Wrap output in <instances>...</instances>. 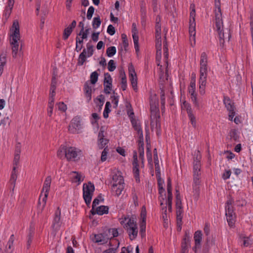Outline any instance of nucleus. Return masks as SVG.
Returning <instances> with one entry per match:
<instances>
[{"label":"nucleus","instance_id":"nucleus-1","mask_svg":"<svg viewBox=\"0 0 253 253\" xmlns=\"http://www.w3.org/2000/svg\"><path fill=\"white\" fill-rule=\"evenodd\" d=\"M11 31L10 38L11 39H10V44L12 49V55L13 58H15L17 57L18 55L23 53L22 51V44H21L20 48H19L20 42V34L18 21H14L13 22Z\"/></svg>","mask_w":253,"mask_h":253},{"label":"nucleus","instance_id":"nucleus-2","mask_svg":"<svg viewBox=\"0 0 253 253\" xmlns=\"http://www.w3.org/2000/svg\"><path fill=\"white\" fill-rule=\"evenodd\" d=\"M207 63V55L205 52H203L200 57L199 79V91L202 94H203L205 93V88L207 83L208 73Z\"/></svg>","mask_w":253,"mask_h":253},{"label":"nucleus","instance_id":"nucleus-3","mask_svg":"<svg viewBox=\"0 0 253 253\" xmlns=\"http://www.w3.org/2000/svg\"><path fill=\"white\" fill-rule=\"evenodd\" d=\"M215 28L219 35L220 43L223 44L224 34L222 33L223 22L222 20V14L220 7V2L219 0H215Z\"/></svg>","mask_w":253,"mask_h":253},{"label":"nucleus","instance_id":"nucleus-4","mask_svg":"<svg viewBox=\"0 0 253 253\" xmlns=\"http://www.w3.org/2000/svg\"><path fill=\"white\" fill-rule=\"evenodd\" d=\"M161 18L158 15L156 18L155 25V37H156V59L159 60L161 57L162 48V38H161V25L160 24Z\"/></svg>","mask_w":253,"mask_h":253},{"label":"nucleus","instance_id":"nucleus-5","mask_svg":"<svg viewBox=\"0 0 253 253\" xmlns=\"http://www.w3.org/2000/svg\"><path fill=\"white\" fill-rule=\"evenodd\" d=\"M233 203L234 200L232 198H229L226 203L225 208L227 221L230 227H232L234 225L236 218L233 206Z\"/></svg>","mask_w":253,"mask_h":253},{"label":"nucleus","instance_id":"nucleus-6","mask_svg":"<svg viewBox=\"0 0 253 253\" xmlns=\"http://www.w3.org/2000/svg\"><path fill=\"white\" fill-rule=\"evenodd\" d=\"M201 156L200 151H197L194 155L193 166L194 182L196 184H199L200 183L199 180L201 175Z\"/></svg>","mask_w":253,"mask_h":253},{"label":"nucleus","instance_id":"nucleus-7","mask_svg":"<svg viewBox=\"0 0 253 253\" xmlns=\"http://www.w3.org/2000/svg\"><path fill=\"white\" fill-rule=\"evenodd\" d=\"M86 48H84L82 53L79 55L77 64L79 66L83 65L86 61L87 57L91 56L94 52V46L91 44L90 42H88L86 45Z\"/></svg>","mask_w":253,"mask_h":253},{"label":"nucleus","instance_id":"nucleus-8","mask_svg":"<svg viewBox=\"0 0 253 253\" xmlns=\"http://www.w3.org/2000/svg\"><path fill=\"white\" fill-rule=\"evenodd\" d=\"M166 32L165 36V41H164L163 44H164V56L165 60V64L166 65V73L164 74V73L162 70V66H160V82L161 84H163V82H165V78L166 77V80H168V43L166 41Z\"/></svg>","mask_w":253,"mask_h":253},{"label":"nucleus","instance_id":"nucleus-9","mask_svg":"<svg viewBox=\"0 0 253 253\" xmlns=\"http://www.w3.org/2000/svg\"><path fill=\"white\" fill-rule=\"evenodd\" d=\"M94 191V186L90 182L83 186V197L87 205L90 204Z\"/></svg>","mask_w":253,"mask_h":253},{"label":"nucleus","instance_id":"nucleus-10","mask_svg":"<svg viewBox=\"0 0 253 253\" xmlns=\"http://www.w3.org/2000/svg\"><path fill=\"white\" fill-rule=\"evenodd\" d=\"M60 215L61 211L59 208L58 207L55 211L54 217L52 224V228L53 229V232L52 234L54 236H55L56 232L59 230L61 226V222L60 221Z\"/></svg>","mask_w":253,"mask_h":253},{"label":"nucleus","instance_id":"nucleus-11","mask_svg":"<svg viewBox=\"0 0 253 253\" xmlns=\"http://www.w3.org/2000/svg\"><path fill=\"white\" fill-rule=\"evenodd\" d=\"M194 246L193 250L195 253H198L201 250V244L203 239V234L201 231L198 230L195 232L194 235Z\"/></svg>","mask_w":253,"mask_h":253},{"label":"nucleus","instance_id":"nucleus-12","mask_svg":"<svg viewBox=\"0 0 253 253\" xmlns=\"http://www.w3.org/2000/svg\"><path fill=\"white\" fill-rule=\"evenodd\" d=\"M196 77V74L193 73L192 75V80H194V82H195ZM195 89H196L195 83H192L191 82V91H192V90H193V92L191 93V99H192L195 107L197 108H199L200 107V104L201 101H200V99L198 98L197 97L196 93H195V91L194 90H195Z\"/></svg>","mask_w":253,"mask_h":253},{"label":"nucleus","instance_id":"nucleus-13","mask_svg":"<svg viewBox=\"0 0 253 253\" xmlns=\"http://www.w3.org/2000/svg\"><path fill=\"white\" fill-rule=\"evenodd\" d=\"M80 128L81 121L80 118L78 117L73 118L69 126V131L72 133H78Z\"/></svg>","mask_w":253,"mask_h":253},{"label":"nucleus","instance_id":"nucleus-14","mask_svg":"<svg viewBox=\"0 0 253 253\" xmlns=\"http://www.w3.org/2000/svg\"><path fill=\"white\" fill-rule=\"evenodd\" d=\"M109 239H111L108 233L107 230L103 233L95 235L94 241L95 243H100L101 244L106 243Z\"/></svg>","mask_w":253,"mask_h":253},{"label":"nucleus","instance_id":"nucleus-15","mask_svg":"<svg viewBox=\"0 0 253 253\" xmlns=\"http://www.w3.org/2000/svg\"><path fill=\"white\" fill-rule=\"evenodd\" d=\"M133 161L132 163L133 165V172L134 177L137 182L139 181V170L138 169V164L137 160V153L136 151L133 152Z\"/></svg>","mask_w":253,"mask_h":253},{"label":"nucleus","instance_id":"nucleus-16","mask_svg":"<svg viewBox=\"0 0 253 253\" xmlns=\"http://www.w3.org/2000/svg\"><path fill=\"white\" fill-rule=\"evenodd\" d=\"M151 117L152 118L153 116H156L160 114L159 110L158 108V103L157 101L156 96H154L150 101Z\"/></svg>","mask_w":253,"mask_h":253},{"label":"nucleus","instance_id":"nucleus-17","mask_svg":"<svg viewBox=\"0 0 253 253\" xmlns=\"http://www.w3.org/2000/svg\"><path fill=\"white\" fill-rule=\"evenodd\" d=\"M89 33V29H86L84 33H83V36L81 38H79L78 37L76 38V49L77 52H79L83 48V41L84 39H86L87 38V36Z\"/></svg>","mask_w":253,"mask_h":253},{"label":"nucleus","instance_id":"nucleus-18","mask_svg":"<svg viewBox=\"0 0 253 253\" xmlns=\"http://www.w3.org/2000/svg\"><path fill=\"white\" fill-rule=\"evenodd\" d=\"M151 118V127L152 129H153L154 128H156L157 133L159 134V130L161 127V123H160V115H157L156 116H153L152 118Z\"/></svg>","mask_w":253,"mask_h":253},{"label":"nucleus","instance_id":"nucleus-19","mask_svg":"<svg viewBox=\"0 0 253 253\" xmlns=\"http://www.w3.org/2000/svg\"><path fill=\"white\" fill-rule=\"evenodd\" d=\"M78 156V152L75 147H69L67 149V153L66 154V158L68 161H75V159Z\"/></svg>","mask_w":253,"mask_h":253},{"label":"nucleus","instance_id":"nucleus-20","mask_svg":"<svg viewBox=\"0 0 253 253\" xmlns=\"http://www.w3.org/2000/svg\"><path fill=\"white\" fill-rule=\"evenodd\" d=\"M190 239L189 236V231H186L185 236L183 238L181 243V253H188V245L189 244Z\"/></svg>","mask_w":253,"mask_h":253},{"label":"nucleus","instance_id":"nucleus-21","mask_svg":"<svg viewBox=\"0 0 253 253\" xmlns=\"http://www.w3.org/2000/svg\"><path fill=\"white\" fill-rule=\"evenodd\" d=\"M109 208L108 206H101L94 210V211H90L92 215L97 214L98 215H103V214H107L108 212Z\"/></svg>","mask_w":253,"mask_h":253},{"label":"nucleus","instance_id":"nucleus-22","mask_svg":"<svg viewBox=\"0 0 253 253\" xmlns=\"http://www.w3.org/2000/svg\"><path fill=\"white\" fill-rule=\"evenodd\" d=\"M105 97L103 95L101 94L97 97L94 101L96 104L95 109L98 111H100L103 105Z\"/></svg>","mask_w":253,"mask_h":253},{"label":"nucleus","instance_id":"nucleus-23","mask_svg":"<svg viewBox=\"0 0 253 253\" xmlns=\"http://www.w3.org/2000/svg\"><path fill=\"white\" fill-rule=\"evenodd\" d=\"M167 191H168V199L167 203H172V187L170 177L168 178L167 181Z\"/></svg>","mask_w":253,"mask_h":253},{"label":"nucleus","instance_id":"nucleus-24","mask_svg":"<svg viewBox=\"0 0 253 253\" xmlns=\"http://www.w3.org/2000/svg\"><path fill=\"white\" fill-rule=\"evenodd\" d=\"M124 184H113L112 186V192L115 193L116 195L118 196L121 195L124 188Z\"/></svg>","mask_w":253,"mask_h":253},{"label":"nucleus","instance_id":"nucleus-25","mask_svg":"<svg viewBox=\"0 0 253 253\" xmlns=\"http://www.w3.org/2000/svg\"><path fill=\"white\" fill-rule=\"evenodd\" d=\"M84 91L87 102L90 101L91 99V86L90 84L86 82L84 84Z\"/></svg>","mask_w":253,"mask_h":253},{"label":"nucleus","instance_id":"nucleus-26","mask_svg":"<svg viewBox=\"0 0 253 253\" xmlns=\"http://www.w3.org/2000/svg\"><path fill=\"white\" fill-rule=\"evenodd\" d=\"M126 228L130 239L131 240H133L137 236L138 230L137 225H134V227L131 226V227Z\"/></svg>","mask_w":253,"mask_h":253},{"label":"nucleus","instance_id":"nucleus-27","mask_svg":"<svg viewBox=\"0 0 253 253\" xmlns=\"http://www.w3.org/2000/svg\"><path fill=\"white\" fill-rule=\"evenodd\" d=\"M131 123L134 129L137 131L139 139H140V141H142L143 140V136L140 125L135 121H132Z\"/></svg>","mask_w":253,"mask_h":253},{"label":"nucleus","instance_id":"nucleus-28","mask_svg":"<svg viewBox=\"0 0 253 253\" xmlns=\"http://www.w3.org/2000/svg\"><path fill=\"white\" fill-rule=\"evenodd\" d=\"M51 182V177L50 176H48L46 177L45 181L43 183V186L42 189V192H47L48 193L50 187V184Z\"/></svg>","mask_w":253,"mask_h":253},{"label":"nucleus","instance_id":"nucleus-29","mask_svg":"<svg viewBox=\"0 0 253 253\" xmlns=\"http://www.w3.org/2000/svg\"><path fill=\"white\" fill-rule=\"evenodd\" d=\"M191 27L192 28V30H191V36H192L193 41V43H191V46H193L196 45V23L194 18L193 22L191 23Z\"/></svg>","mask_w":253,"mask_h":253},{"label":"nucleus","instance_id":"nucleus-30","mask_svg":"<svg viewBox=\"0 0 253 253\" xmlns=\"http://www.w3.org/2000/svg\"><path fill=\"white\" fill-rule=\"evenodd\" d=\"M144 143L143 140L142 141L140 139L138 141V152L139 153V157L141 159L142 163H143L144 160Z\"/></svg>","mask_w":253,"mask_h":253},{"label":"nucleus","instance_id":"nucleus-31","mask_svg":"<svg viewBox=\"0 0 253 253\" xmlns=\"http://www.w3.org/2000/svg\"><path fill=\"white\" fill-rule=\"evenodd\" d=\"M67 148L65 146H61L57 151V155L60 159L66 158Z\"/></svg>","mask_w":253,"mask_h":253},{"label":"nucleus","instance_id":"nucleus-32","mask_svg":"<svg viewBox=\"0 0 253 253\" xmlns=\"http://www.w3.org/2000/svg\"><path fill=\"white\" fill-rule=\"evenodd\" d=\"M113 184L124 183L123 177L120 174H115L113 176Z\"/></svg>","mask_w":253,"mask_h":253},{"label":"nucleus","instance_id":"nucleus-33","mask_svg":"<svg viewBox=\"0 0 253 253\" xmlns=\"http://www.w3.org/2000/svg\"><path fill=\"white\" fill-rule=\"evenodd\" d=\"M223 102L227 110H231L235 108L234 105L232 103L231 100L230 99L229 97H224Z\"/></svg>","mask_w":253,"mask_h":253},{"label":"nucleus","instance_id":"nucleus-34","mask_svg":"<svg viewBox=\"0 0 253 253\" xmlns=\"http://www.w3.org/2000/svg\"><path fill=\"white\" fill-rule=\"evenodd\" d=\"M130 78V81L131 82V85L132 87L134 90L137 89V77L136 74H134V75L129 76Z\"/></svg>","mask_w":253,"mask_h":253},{"label":"nucleus","instance_id":"nucleus-35","mask_svg":"<svg viewBox=\"0 0 253 253\" xmlns=\"http://www.w3.org/2000/svg\"><path fill=\"white\" fill-rule=\"evenodd\" d=\"M127 219H128V221L126 224V228L131 227V226L134 227V225H137L135 221V219L133 217L130 218H125V220H126Z\"/></svg>","mask_w":253,"mask_h":253},{"label":"nucleus","instance_id":"nucleus-36","mask_svg":"<svg viewBox=\"0 0 253 253\" xmlns=\"http://www.w3.org/2000/svg\"><path fill=\"white\" fill-rule=\"evenodd\" d=\"M176 206L177 208V213L181 212V201L179 194L176 195Z\"/></svg>","mask_w":253,"mask_h":253},{"label":"nucleus","instance_id":"nucleus-37","mask_svg":"<svg viewBox=\"0 0 253 253\" xmlns=\"http://www.w3.org/2000/svg\"><path fill=\"white\" fill-rule=\"evenodd\" d=\"M112 79L111 77V75L108 73H106L104 74V85L105 84H109L112 85Z\"/></svg>","mask_w":253,"mask_h":253},{"label":"nucleus","instance_id":"nucleus-38","mask_svg":"<svg viewBox=\"0 0 253 253\" xmlns=\"http://www.w3.org/2000/svg\"><path fill=\"white\" fill-rule=\"evenodd\" d=\"M132 38L134 44V48L136 52L139 51V45H138V36L137 33L132 34Z\"/></svg>","mask_w":253,"mask_h":253},{"label":"nucleus","instance_id":"nucleus-39","mask_svg":"<svg viewBox=\"0 0 253 253\" xmlns=\"http://www.w3.org/2000/svg\"><path fill=\"white\" fill-rule=\"evenodd\" d=\"M73 31V29L71 28L68 27L64 29L63 35V39L64 40H67Z\"/></svg>","mask_w":253,"mask_h":253},{"label":"nucleus","instance_id":"nucleus-40","mask_svg":"<svg viewBox=\"0 0 253 253\" xmlns=\"http://www.w3.org/2000/svg\"><path fill=\"white\" fill-rule=\"evenodd\" d=\"M98 76L99 75L96 71H94L91 74L90 76L91 84H94L97 82Z\"/></svg>","mask_w":253,"mask_h":253},{"label":"nucleus","instance_id":"nucleus-41","mask_svg":"<svg viewBox=\"0 0 253 253\" xmlns=\"http://www.w3.org/2000/svg\"><path fill=\"white\" fill-rule=\"evenodd\" d=\"M116 53V48L115 46H110L106 50V54L108 57H112Z\"/></svg>","mask_w":253,"mask_h":253},{"label":"nucleus","instance_id":"nucleus-42","mask_svg":"<svg viewBox=\"0 0 253 253\" xmlns=\"http://www.w3.org/2000/svg\"><path fill=\"white\" fill-rule=\"evenodd\" d=\"M98 146L100 149H104L105 147H108L107 145L109 142L108 139L100 140H98Z\"/></svg>","mask_w":253,"mask_h":253},{"label":"nucleus","instance_id":"nucleus-43","mask_svg":"<svg viewBox=\"0 0 253 253\" xmlns=\"http://www.w3.org/2000/svg\"><path fill=\"white\" fill-rule=\"evenodd\" d=\"M111 104L110 102H107L105 105V109L103 112V117L105 118H107L108 117V114L111 111L110 109V107H111Z\"/></svg>","mask_w":253,"mask_h":253},{"label":"nucleus","instance_id":"nucleus-44","mask_svg":"<svg viewBox=\"0 0 253 253\" xmlns=\"http://www.w3.org/2000/svg\"><path fill=\"white\" fill-rule=\"evenodd\" d=\"M101 21L99 16L94 17L93 20L92 26L93 28L96 29L99 27L101 24Z\"/></svg>","mask_w":253,"mask_h":253},{"label":"nucleus","instance_id":"nucleus-45","mask_svg":"<svg viewBox=\"0 0 253 253\" xmlns=\"http://www.w3.org/2000/svg\"><path fill=\"white\" fill-rule=\"evenodd\" d=\"M122 39L123 40V46L126 51L127 50V47L128 46V43L126 35L125 34H123L121 35Z\"/></svg>","mask_w":253,"mask_h":253},{"label":"nucleus","instance_id":"nucleus-46","mask_svg":"<svg viewBox=\"0 0 253 253\" xmlns=\"http://www.w3.org/2000/svg\"><path fill=\"white\" fill-rule=\"evenodd\" d=\"M181 109L183 111H186L188 116L190 117V110H189V104L186 101H183L181 104Z\"/></svg>","mask_w":253,"mask_h":253},{"label":"nucleus","instance_id":"nucleus-47","mask_svg":"<svg viewBox=\"0 0 253 253\" xmlns=\"http://www.w3.org/2000/svg\"><path fill=\"white\" fill-rule=\"evenodd\" d=\"M158 184L159 187V193L162 197V201H164L165 200V198L163 197L162 194L165 191V189L163 187L162 183L161 182V180L160 179H158Z\"/></svg>","mask_w":253,"mask_h":253},{"label":"nucleus","instance_id":"nucleus-48","mask_svg":"<svg viewBox=\"0 0 253 253\" xmlns=\"http://www.w3.org/2000/svg\"><path fill=\"white\" fill-rule=\"evenodd\" d=\"M161 109L163 110L165 108V95L164 90L161 89Z\"/></svg>","mask_w":253,"mask_h":253},{"label":"nucleus","instance_id":"nucleus-49","mask_svg":"<svg viewBox=\"0 0 253 253\" xmlns=\"http://www.w3.org/2000/svg\"><path fill=\"white\" fill-rule=\"evenodd\" d=\"M108 233L109 235L111 234L112 235V237H111V239L113 237H116L119 235V232L116 228H111L107 230Z\"/></svg>","mask_w":253,"mask_h":253},{"label":"nucleus","instance_id":"nucleus-50","mask_svg":"<svg viewBox=\"0 0 253 253\" xmlns=\"http://www.w3.org/2000/svg\"><path fill=\"white\" fill-rule=\"evenodd\" d=\"M108 69L110 72L114 71L116 68L115 62L113 60H110L108 64Z\"/></svg>","mask_w":253,"mask_h":253},{"label":"nucleus","instance_id":"nucleus-51","mask_svg":"<svg viewBox=\"0 0 253 253\" xmlns=\"http://www.w3.org/2000/svg\"><path fill=\"white\" fill-rule=\"evenodd\" d=\"M16 179H17V174H16V172H12L10 179V181L11 184L13 185V188L12 189L13 190L14 189V186L15 185V182H16Z\"/></svg>","mask_w":253,"mask_h":253},{"label":"nucleus","instance_id":"nucleus-52","mask_svg":"<svg viewBox=\"0 0 253 253\" xmlns=\"http://www.w3.org/2000/svg\"><path fill=\"white\" fill-rule=\"evenodd\" d=\"M242 241L244 247H249L252 244V241L249 238L247 237H243L242 239Z\"/></svg>","mask_w":253,"mask_h":253},{"label":"nucleus","instance_id":"nucleus-53","mask_svg":"<svg viewBox=\"0 0 253 253\" xmlns=\"http://www.w3.org/2000/svg\"><path fill=\"white\" fill-rule=\"evenodd\" d=\"M109 151V148L108 147H105L103 151L102 152L101 159L102 162H104L107 159V155Z\"/></svg>","mask_w":253,"mask_h":253},{"label":"nucleus","instance_id":"nucleus-54","mask_svg":"<svg viewBox=\"0 0 253 253\" xmlns=\"http://www.w3.org/2000/svg\"><path fill=\"white\" fill-rule=\"evenodd\" d=\"M161 201V206H162V214H163V218L164 220L166 219V218H167V207L165 206H163L164 203L161 200V199L160 200Z\"/></svg>","mask_w":253,"mask_h":253},{"label":"nucleus","instance_id":"nucleus-55","mask_svg":"<svg viewBox=\"0 0 253 253\" xmlns=\"http://www.w3.org/2000/svg\"><path fill=\"white\" fill-rule=\"evenodd\" d=\"M94 11V8L92 6H90L87 10L86 15V17L88 20L91 19L92 18Z\"/></svg>","mask_w":253,"mask_h":253},{"label":"nucleus","instance_id":"nucleus-56","mask_svg":"<svg viewBox=\"0 0 253 253\" xmlns=\"http://www.w3.org/2000/svg\"><path fill=\"white\" fill-rule=\"evenodd\" d=\"M104 127L103 126H102V127H101V128L100 129V131L98 133V140L106 139V138H104L105 136L104 135Z\"/></svg>","mask_w":253,"mask_h":253},{"label":"nucleus","instance_id":"nucleus-57","mask_svg":"<svg viewBox=\"0 0 253 253\" xmlns=\"http://www.w3.org/2000/svg\"><path fill=\"white\" fill-rule=\"evenodd\" d=\"M28 239L27 243V248H29L31 243H32L33 237V233L32 231H30V233L28 236Z\"/></svg>","mask_w":253,"mask_h":253},{"label":"nucleus","instance_id":"nucleus-58","mask_svg":"<svg viewBox=\"0 0 253 253\" xmlns=\"http://www.w3.org/2000/svg\"><path fill=\"white\" fill-rule=\"evenodd\" d=\"M140 233H144L146 228V220H142V221L140 223Z\"/></svg>","mask_w":253,"mask_h":253},{"label":"nucleus","instance_id":"nucleus-59","mask_svg":"<svg viewBox=\"0 0 253 253\" xmlns=\"http://www.w3.org/2000/svg\"><path fill=\"white\" fill-rule=\"evenodd\" d=\"M6 62V55L2 53L0 55V65L4 66Z\"/></svg>","mask_w":253,"mask_h":253},{"label":"nucleus","instance_id":"nucleus-60","mask_svg":"<svg viewBox=\"0 0 253 253\" xmlns=\"http://www.w3.org/2000/svg\"><path fill=\"white\" fill-rule=\"evenodd\" d=\"M191 124L192 125L193 127L195 129L197 128L198 127V125L197 123L195 117L191 114Z\"/></svg>","mask_w":253,"mask_h":253},{"label":"nucleus","instance_id":"nucleus-61","mask_svg":"<svg viewBox=\"0 0 253 253\" xmlns=\"http://www.w3.org/2000/svg\"><path fill=\"white\" fill-rule=\"evenodd\" d=\"M57 105L59 110L63 112H65L66 110L67 106L63 102H59Z\"/></svg>","mask_w":253,"mask_h":253},{"label":"nucleus","instance_id":"nucleus-62","mask_svg":"<svg viewBox=\"0 0 253 253\" xmlns=\"http://www.w3.org/2000/svg\"><path fill=\"white\" fill-rule=\"evenodd\" d=\"M10 123V120L8 117L4 118L2 119L0 122V126L2 125L3 126H5L6 124L9 125Z\"/></svg>","mask_w":253,"mask_h":253},{"label":"nucleus","instance_id":"nucleus-63","mask_svg":"<svg viewBox=\"0 0 253 253\" xmlns=\"http://www.w3.org/2000/svg\"><path fill=\"white\" fill-rule=\"evenodd\" d=\"M231 174V171L230 170H225L222 174V178L223 179L226 180L230 178Z\"/></svg>","mask_w":253,"mask_h":253},{"label":"nucleus","instance_id":"nucleus-64","mask_svg":"<svg viewBox=\"0 0 253 253\" xmlns=\"http://www.w3.org/2000/svg\"><path fill=\"white\" fill-rule=\"evenodd\" d=\"M107 32L111 36L114 35L115 33V28L112 25H109L107 28Z\"/></svg>","mask_w":253,"mask_h":253}]
</instances>
